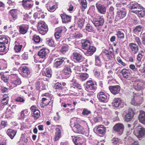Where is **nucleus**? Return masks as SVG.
Listing matches in <instances>:
<instances>
[{"mask_svg":"<svg viewBox=\"0 0 145 145\" xmlns=\"http://www.w3.org/2000/svg\"><path fill=\"white\" fill-rule=\"evenodd\" d=\"M104 21V19L103 17L101 16L98 18L94 19L92 22L95 27H101L103 25Z\"/></svg>","mask_w":145,"mask_h":145,"instance_id":"1","label":"nucleus"},{"mask_svg":"<svg viewBox=\"0 0 145 145\" xmlns=\"http://www.w3.org/2000/svg\"><path fill=\"white\" fill-rule=\"evenodd\" d=\"M73 130L76 133L83 134L85 132L83 127L78 123L74 122Z\"/></svg>","mask_w":145,"mask_h":145,"instance_id":"2","label":"nucleus"},{"mask_svg":"<svg viewBox=\"0 0 145 145\" xmlns=\"http://www.w3.org/2000/svg\"><path fill=\"white\" fill-rule=\"evenodd\" d=\"M124 128V125L122 123H118L115 125L113 127V129L115 131L121 135L123 132Z\"/></svg>","mask_w":145,"mask_h":145,"instance_id":"3","label":"nucleus"},{"mask_svg":"<svg viewBox=\"0 0 145 145\" xmlns=\"http://www.w3.org/2000/svg\"><path fill=\"white\" fill-rule=\"evenodd\" d=\"M97 97L101 102L106 103L108 100V96L103 92H100L97 95Z\"/></svg>","mask_w":145,"mask_h":145,"instance_id":"4","label":"nucleus"},{"mask_svg":"<svg viewBox=\"0 0 145 145\" xmlns=\"http://www.w3.org/2000/svg\"><path fill=\"white\" fill-rule=\"evenodd\" d=\"M22 3V6L25 9L29 10L33 7L32 0H23Z\"/></svg>","mask_w":145,"mask_h":145,"instance_id":"5","label":"nucleus"},{"mask_svg":"<svg viewBox=\"0 0 145 145\" xmlns=\"http://www.w3.org/2000/svg\"><path fill=\"white\" fill-rule=\"evenodd\" d=\"M96 7L98 12L101 14H105L106 13V8L105 5L97 2L96 4Z\"/></svg>","mask_w":145,"mask_h":145,"instance_id":"6","label":"nucleus"},{"mask_svg":"<svg viewBox=\"0 0 145 145\" xmlns=\"http://www.w3.org/2000/svg\"><path fill=\"white\" fill-rule=\"evenodd\" d=\"M72 57L75 62H80L83 61L82 56L78 52H73Z\"/></svg>","mask_w":145,"mask_h":145,"instance_id":"7","label":"nucleus"},{"mask_svg":"<svg viewBox=\"0 0 145 145\" xmlns=\"http://www.w3.org/2000/svg\"><path fill=\"white\" fill-rule=\"evenodd\" d=\"M134 110L131 108L129 109L128 113L125 116V120L127 121L131 120L134 114Z\"/></svg>","mask_w":145,"mask_h":145,"instance_id":"8","label":"nucleus"},{"mask_svg":"<svg viewBox=\"0 0 145 145\" xmlns=\"http://www.w3.org/2000/svg\"><path fill=\"white\" fill-rule=\"evenodd\" d=\"M31 111L32 112V116L35 120L38 118L40 116V111L37 109L34 106H32L30 108Z\"/></svg>","mask_w":145,"mask_h":145,"instance_id":"9","label":"nucleus"},{"mask_svg":"<svg viewBox=\"0 0 145 145\" xmlns=\"http://www.w3.org/2000/svg\"><path fill=\"white\" fill-rule=\"evenodd\" d=\"M137 134L136 135L138 138H141L145 135V129L142 127H137Z\"/></svg>","mask_w":145,"mask_h":145,"instance_id":"10","label":"nucleus"},{"mask_svg":"<svg viewBox=\"0 0 145 145\" xmlns=\"http://www.w3.org/2000/svg\"><path fill=\"white\" fill-rule=\"evenodd\" d=\"M109 88L111 93L115 95L119 92L120 87L119 86L117 85L109 86Z\"/></svg>","mask_w":145,"mask_h":145,"instance_id":"11","label":"nucleus"},{"mask_svg":"<svg viewBox=\"0 0 145 145\" xmlns=\"http://www.w3.org/2000/svg\"><path fill=\"white\" fill-rule=\"evenodd\" d=\"M115 8L112 6L110 7L107 12V17L109 19H113L114 15Z\"/></svg>","mask_w":145,"mask_h":145,"instance_id":"12","label":"nucleus"},{"mask_svg":"<svg viewBox=\"0 0 145 145\" xmlns=\"http://www.w3.org/2000/svg\"><path fill=\"white\" fill-rule=\"evenodd\" d=\"M67 60L66 58H64L63 57L58 58L55 61V62L54 63V66L57 67L63 63Z\"/></svg>","mask_w":145,"mask_h":145,"instance_id":"13","label":"nucleus"},{"mask_svg":"<svg viewBox=\"0 0 145 145\" xmlns=\"http://www.w3.org/2000/svg\"><path fill=\"white\" fill-rule=\"evenodd\" d=\"M129 46L133 54H135L138 52V46L135 43H130L129 44Z\"/></svg>","mask_w":145,"mask_h":145,"instance_id":"14","label":"nucleus"},{"mask_svg":"<svg viewBox=\"0 0 145 145\" xmlns=\"http://www.w3.org/2000/svg\"><path fill=\"white\" fill-rule=\"evenodd\" d=\"M96 84V82H95L94 83L92 80L88 81L86 84V88L91 90H94L96 88L95 86V84Z\"/></svg>","mask_w":145,"mask_h":145,"instance_id":"15","label":"nucleus"},{"mask_svg":"<svg viewBox=\"0 0 145 145\" xmlns=\"http://www.w3.org/2000/svg\"><path fill=\"white\" fill-rule=\"evenodd\" d=\"M117 14L121 18H124L126 15V10L125 8L123 7L121 8L120 9H119L118 11Z\"/></svg>","mask_w":145,"mask_h":145,"instance_id":"16","label":"nucleus"},{"mask_svg":"<svg viewBox=\"0 0 145 145\" xmlns=\"http://www.w3.org/2000/svg\"><path fill=\"white\" fill-rule=\"evenodd\" d=\"M50 100L51 101V100L49 97L42 98V102L40 104L41 107H44L45 106H46L49 105L50 102Z\"/></svg>","mask_w":145,"mask_h":145,"instance_id":"17","label":"nucleus"},{"mask_svg":"<svg viewBox=\"0 0 145 145\" xmlns=\"http://www.w3.org/2000/svg\"><path fill=\"white\" fill-rule=\"evenodd\" d=\"M62 21L63 23H66L71 21L72 17L71 16L67 15L64 13L61 14Z\"/></svg>","mask_w":145,"mask_h":145,"instance_id":"18","label":"nucleus"},{"mask_svg":"<svg viewBox=\"0 0 145 145\" xmlns=\"http://www.w3.org/2000/svg\"><path fill=\"white\" fill-rule=\"evenodd\" d=\"M139 97L137 96L136 95H135L131 97V104L134 106H137L138 105L139 103L138 101V99Z\"/></svg>","mask_w":145,"mask_h":145,"instance_id":"19","label":"nucleus"},{"mask_svg":"<svg viewBox=\"0 0 145 145\" xmlns=\"http://www.w3.org/2000/svg\"><path fill=\"white\" fill-rule=\"evenodd\" d=\"M138 119L140 121L145 125V112L143 111L140 112V114L138 116Z\"/></svg>","mask_w":145,"mask_h":145,"instance_id":"20","label":"nucleus"},{"mask_svg":"<svg viewBox=\"0 0 145 145\" xmlns=\"http://www.w3.org/2000/svg\"><path fill=\"white\" fill-rule=\"evenodd\" d=\"M86 50L87 55L91 56L95 52L96 48L93 46H90Z\"/></svg>","mask_w":145,"mask_h":145,"instance_id":"21","label":"nucleus"},{"mask_svg":"<svg viewBox=\"0 0 145 145\" xmlns=\"http://www.w3.org/2000/svg\"><path fill=\"white\" fill-rule=\"evenodd\" d=\"M47 50L43 48L40 50L38 53V55L42 58H44L47 54Z\"/></svg>","mask_w":145,"mask_h":145,"instance_id":"22","label":"nucleus"},{"mask_svg":"<svg viewBox=\"0 0 145 145\" xmlns=\"http://www.w3.org/2000/svg\"><path fill=\"white\" fill-rule=\"evenodd\" d=\"M90 42L88 40H84L82 41V48L86 50L90 46Z\"/></svg>","mask_w":145,"mask_h":145,"instance_id":"23","label":"nucleus"},{"mask_svg":"<svg viewBox=\"0 0 145 145\" xmlns=\"http://www.w3.org/2000/svg\"><path fill=\"white\" fill-rule=\"evenodd\" d=\"M7 134L11 139H12L16 135V132L12 129H9L7 130Z\"/></svg>","mask_w":145,"mask_h":145,"instance_id":"24","label":"nucleus"},{"mask_svg":"<svg viewBox=\"0 0 145 145\" xmlns=\"http://www.w3.org/2000/svg\"><path fill=\"white\" fill-rule=\"evenodd\" d=\"M121 100L120 98H115L112 103V105L116 107H118L121 104Z\"/></svg>","mask_w":145,"mask_h":145,"instance_id":"25","label":"nucleus"},{"mask_svg":"<svg viewBox=\"0 0 145 145\" xmlns=\"http://www.w3.org/2000/svg\"><path fill=\"white\" fill-rule=\"evenodd\" d=\"M56 132L55 136L54 141H56L59 139L61 137V128H57L56 129Z\"/></svg>","mask_w":145,"mask_h":145,"instance_id":"26","label":"nucleus"},{"mask_svg":"<svg viewBox=\"0 0 145 145\" xmlns=\"http://www.w3.org/2000/svg\"><path fill=\"white\" fill-rule=\"evenodd\" d=\"M97 133L101 134H103L105 131V127L103 125H99L96 129Z\"/></svg>","mask_w":145,"mask_h":145,"instance_id":"27","label":"nucleus"},{"mask_svg":"<svg viewBox=\"0 0 145 145\" xmlns=\"http://www.w3.org/2000/svg\"><path fill=\"white\" fill-rule=\"evenodd\" d=\"M28 27L25 25H20L19 26V32L23 34L26 33L28 30Z\"/></svg>","mask_w":145,"mask_h":145,"instance_id":"28","label":"nucleus"},{"mask_svg":"<svg viewBox=\"0 0 145 145\" xmlns=\"http://www.w3.org/2000/svg\"><path fill=\"white\" fill-rule=\"evenodd\" d=\"M44 26H47L46 24L43 21H40L37 24V30L39 32L42 33V31H41L42 29L44 27Z\"/></svg>","mask_w":145,"mask_h":145,"instance_id":"29","label":"nucleus"},{"mask_svg":"<svg viewBox=\"0 0 145 145\" xmlns=\"http://www.w3.org/2000/svg\"><path fill=\"white\" fill-rule=\"evenodd\" d=\"M81 140V137H76L72 138L73 141L76 145H81L82 143Z\"/></svg>","mask_w":145,"mask_h":145,"instance_id":"30","label":"nucleus"},{"mask_svg":"<svg viewBox=\"0 0 145 145\" xmlns=\"http://www.w3.org/2000/svg\"><path fill=\"white\" fill-rule=\"evenodd\" d=\"M140 5L136 2H130V6L132 10H136L138 8H140Z\"/></svg>","mask_w":145,"mask_h":145,"instance_id":"31","label":"nucleus"},{"mask_svg":"<svg viewBox=\"0 0 145 145\" xmlns=\"http://www.w3.org/2000/svg\"><path fill=\"white\" fill-rule=\"evenodd\" d=\"M66 30V29L64 26H61L56 28L55 31L63 35Z\"/></svg>","mask_w":145,"mask_h":145,"instance_id":"32","label":"nucleus"},{"mask_svg":"<svg viewBox=\"0 0 145 145\" xmlns=\"http://www.w3.org/2000/svg\"><path fill=\"white\" fill-rule=\"evenodd\" d=\"M9 100V97L8 95L4 94L2 97L1 102L3 104L6 105L8 103Z\"/></svg>","mask_w":145,"mask_h":145,"instance_id":"33","label":"nucleus"},{"mask_svg":"<svg viewBox=\"0 0 145 145\" xmlns=\"http://www.w3.org/2000/svg\"><path fill=\"white\" fill-rule=\"evenodd\" d=\"M10 13L14 20H15L17 18V13L16 10L12 9L10 11Z\"/></svg>","mask_w":145,"mask_h":145,"instance_id":"34","label":"nucleus"},{"mask_svg":"<svg viewBox=\"0 0 145 145\" xmlns=\"http://www.w3.org/2000/svg\"><path fill=\"white\" fill-rule=\"evenodd\" d=\"M15 43L14 50L16 52H19L21 50L22 46V45H20L18 43L16 44V42H15Z\"/></svg>","mask_w":145,"mask_h":145,"instance_id":"35","label":"nucleus"},{"mask_svg":"<svg viewBox=\"0 0 145 145\" xmlns=\"http://www.w3.org/2000/svg\"><path fill=\"white\" fill-rule=\"evenodd\" d=\"M116 35L118 38L121 39H123L125 37V35L124 33L120 31H116Z\"/></svg>","mask_w":145,"mask_h":145,"instance_id":"36","label":"nucleus"},{"mask_svg":"<svg viewBox=\"0 0 145 145\" xmlns=\"http://www.w3.org/2000/svg\"><path fill=\"white\" fill-rule=\"evenodd\" d=\"M124 78L130 80L131 78L133 77L134 75L131 73H121Z\"/></svg>","mask_w":145,"mask_h":145,"instance_id":"37","label":"nucleus"},{"mask_svg":"<svg viewBox=\"0 0 145 145\" xmlns=\"http://www.w3.org/2000/svg\"><path fill=\"white\" fill-rule=\"evenodd\" d=\"M13 114L14 113L12 112L10 110L7 109L5 113V116L7 118L12 117L13 116Z\"/></svg>","mask_w":145,"mask_h":145,"instance_id":"38","label":"nucleus"},{"mask_svg":"<svg viewBox=\"0 0 145 145\" xmlns=\"http://www.w3.org/2000/svg\"><path fill=\"white\" fill-rule=\"evenodd\" d=\"M19 71L21 72H29V69L26 66L21 67L19 69Z\"/></svg>","mask_w":145,"mask_h":145,"instance_id":"39","label":"nucleus"},{"mask_svg":"<svg viewBox=\"0 0 145 145\" xmlns=\"http://www.w3.org/2000/svg\"><path fill=\"white\" fill-rule=\"evenodd\" d=\"M69 49V46L67 45H65L62 46L60 51L61 52L64 54L68 51Z\"/></svg>","mask_w":145,"mask_h":145,"instance_id":"40","label":"nucleus"},{"mask_svg":"<svg viewBox=\"0 0 145 145\" xmlns=\"http://www.w3.org/2000/svg\"><path fill=\"white\" fill-rule=\"evenodd\" d=\"M138 12L136 14H137L140 18H143L145 16V9H143L141 11H138Z\"/></svg>","mask_w":145,"mask_h":145,"instance_id":"41","label":"nucleus"},{"mask_svg":"<svg viewBox=\"0 0 145 145\" xmlns=\"http://www.w3.org/2000/svg\"><path fill=\"white\" fill-rule=\"evenodd\" d=\"M32 39L36 43H40L41 40V39L39 36L36 35L33 36Z\"/></svg>","mask_w":145,"mask_h":145,"instance_id":"42","label":"nucleus"},{"mask_svg":"<svg viewBox=\"0 0 145 145\" xmlns=\"http://www.w3.org/2000/svg\"><path fill=\"white\" fill-rule=\"evenodd\" d=\"M8 42V40L7 39L4 37H0V43L5 45V44H7Z\"/></svg>","mask_w":145,"mask_h":145,"instance_id":"43","label":"nucleus"},{"mask_svg":"<svg viewBox=\"0 0 145 145\" xmlns=\"http://www.w3.org/2000/svg\"><path fill=\"white\" fill-rule=\"evenodd\" d=\"M84 23V19H79L78 20L77 25L79 27L81 28L83 26Z\"/></svg>","mask_w":145,"mask_h":145,"instance_id":"44","label":"nucleus"},{"mask_svg":"<svg viewBox=\"0 0 145 145\" xmlns=\"http://www.w3.org/2000/svg\"><path fill=\"white\" fill-rule=\"evenodd\" d=\"M89 77V75L87 73H82L80 77L82 81L86 80Z\"/></svg>","mask_w":145,"mask_h":145,"instance_id":"45","label":"nucleus"},{"mask_svg":"<svg viewBox=\"0 0 145 145\" xmlns=\"http://www.w3.org/2000/svg\"><path fill=\"white\" fill-rule=\"evenodd\" d=\"M46 43L50 46L54 47L55 46L54 41L52 39H48L47 40Z\"/></svg>","mask_w":145,"mask_h":145,"instance_id":"46","label":"nucleus"},{"mask_svg":"<svg viewBox=\"0 0 145 145\" xmlns=\"http://www.w3.org/2000/svg\"><path fill=\"white\" fill-rule=\"evenodd\" d=\"M86 31L88 32H92L93 31L92 25L90 24H88L86 25Z\"/></svg>","mask_w":145,"mask_h":145,"instance_id":"47","label":"nucleus"},{"mask_svg":"<svg viewBox=\"0 0 145 145\" xmlns=\"http://www.w3.org/2000/svg\"><path fill=\"white\" fill-rule=\"evenodd\" d=\"M28 113V111L27 110H25L22 111L21 112V118L24 119L25 118L26 115Z\"/></svg>","mask_w":145,"mask_h":145,"instance_id":"48","label":"nucleus"},{"mask_svg":"<svg viewBox=\"0 0 145 145\" xmlns=\"http://www.w3.org/2000/svg\"><path fill=\"white\" fill-rule=\"evenodd\" d=\"M54 88L55 89H63V87L61 86V83L57 82L56 83L54 86Z\"/></svg>","mask_w":145,"mask_h":145,"instance_id":"49","label":"nucleus"},{"mask_svg":"<svg viewBox=\"0 0 145 145\" xmlns=\"http://www.w3.org/2000/svg\"><path fill=\"white\" fill-rule=\"evenodd\" d=\"M5 45L0 43V55H2L3 54L2 53L4 52L5 50Z\"/></svg>","mask_w":145,"mask_h":145,"instance_id":"50","label":"nucleus"},{"mask_svg":"<svg viewBox=\"0 0 145 145\" xmlns=\"http://www.w3.org/2000/svg\"><path fill=\"white\" fill-rule=\"evenodd\" d=\"M95 65L99 66H100L101 65L100 57L98 56H96L95 57Z\"/></svg>","mask_w":145,"mask_h":145,"instance_id":"51","label":"nucleus"},{"mask_svg":"<svg viewBox=\"0 0 145 145\" xmlns=\"http://www.w3.org/2000/svg\"><path fill=\"white\" fill-rule=\"evenodd\" d=\"M57 7V5H53L52 6L50 5L49 7L47 8V9L49 11L53 12L55 10V9Z\"/></svg>","mask_w":145,"mask_h":145,"instance_id":"52","label":"nucleus"},{"mask_svg":"<svg viewBox=\"0 0 145 145\" xmlns=\"http://www.w3.org/2000/svg\"><path fill=\"white\" fill-rule=\"evenodd\" d=\"M62 35L56 31L54 33V36L56 40L61 39L60 38L62 37Z\"/></svg>","mask_w":145,"mask_h":145,"instance_id":"53","label":"nucleus"},{"mask_svg":"<svg viewBox=\"0 0 145 145\" xmlns=\"http://www.w3.org/2000/svg\"><path fill=\"white\" fill-rule=\"evenodd\" d=\"M15 101L16 102L24 103L25 102V99L23 97H18L15 98Z\"/></svg>","mask_w":145,"mask_h":145,"instance_id":"54","label":"nucleus"},{"mask_svg":"<svg viewBox=\"0 0 145 145\" xmlns=\"http://www.w3.org/2000/svg\"><path fill=\"white\" fill-rule=\"evenodd\" d=\"M104 54L106 55L108 59V61H110L112 59V56L110 55L108 51H105L104 52Z\"/></svg>","mask_w":145,"mask_h":145,"instance_id":"55","label":"nucleus"},{"mask_svg":"<svg viewBox=\"0 0 145 145\" xmlns=\"http://www.w3.org/2000/svg\"><path fill=\"white\" fill-rule=\"evenodd\" d=\"M44 27L42 29L41 31H42V33L39 32L40 34L42 35H45L46 32L48 31V29L47 26H44Z\"/></svg>","mask_w":145,"mask_h":145,"instance_id":"56","label":"nucleus"},{"mask_svg":"<svg viewBox=\"0 0 145 145\" xmlns=\"http://www.w3.org/2000/svg\"><path fill=\"white\" fill-rule=\"evenodd\" d=\"M142 28V26L141 25H139L135 27L133 29V31L135 33L140 31H141Z\"/></svg>","mask_w":145,"mask_h":145,"instance_id":"57","label":"nucleus"},{"mask_svg":"<svg viewBox=\"0 0 145 145\" xmlns=\"http://www.w3.org/2000/svg\"><path fill=\"white\" fill-rule=\"evenodd\" d=\"M21 83V82L20 79L18 78H17L16 80L12 82V83L14 85V87L17 85H20Z\"/></svg>","mask_w":145,"mask_h":145,"instance_id":"58","label":"nucleus"},{"mask_svg":"<svg viewBox=\"0 0 145 145\" xmlns=\"http://www.w3.org/2000/svg\"><path fill=\"white\" fill-rule=\"evenodd\" d=\"M135 89L137 90H139L140 89H142L143 88L142 86L141 85L140 83H138L135 86Z\"/></svg>","mask_w":145,"mask_h":145,"instance_id":"59","label":"nucleus"},{"mask_svg":"<svg viewBox=\"0 0 145 145\" xmlns=\"http://www.w3.org/2000/svg\"><path fill=\"white\" fill-rule=\"evenodd\" d=\"M63 71L64 72H71V69L69 66H66L64 68Z\"/></svg>","mask_w":145,"mask_h":145,"instance_id":"60","label":"nucleus"},{"mask_svg":"<svg viewBox=\"0 0 145 145\" xmlns=\"http://www.w3.org/2000/svg\"><path fill=\"white\" fill-rule=\"evenodd\" d=\"M90 111L89 110L87 109L84 108L83 109L82 114L84 115H88L89 114H90Z\"/></svg>","mask_w":145,"mask_h":145,"instance_id":"61","label":"nucleus"},{"mask_svg":"<svg viewBox=\"0 0 145 145\" xmlns=\"http://www.w3.org/2000/svg\"><path fill=\"white\" fill-rule=\"evenodd\" d=\"M28 58V54L27 53H24L22 56V60H27Z\"/></svg>","mask_w":145,"mask_h":145,"instance_id":"62","label":"nucleus"},{"mask_svg":"<svg viewBox=\"0 0 145 145\" xmlns=\"http://www.w3.org/2000/svg\"><path fill=\"white\" fill-rule=\"evenodd\" d=\"M0 75L1 78L5 82H7L8 81V79L7 77L3 74V73H1Z\"/></svg>","mask_w":145,"mask_h":145,"instance_id":"63","label":"nucleus"},{"mask_svg":"<svg viewBox=\"0 0 145 145\" xmlns=\"http://www.w3.org/2000/svg\"><path fill=\"white\" fill-rule=\"evenodd\" d=\"M81 4L84 8H86L87 6V3L86 0H81Z\"/></svg>","mask_w":145,"mask_h":145,"instance_id":"64","label":"nucleus"}]
</instances>
